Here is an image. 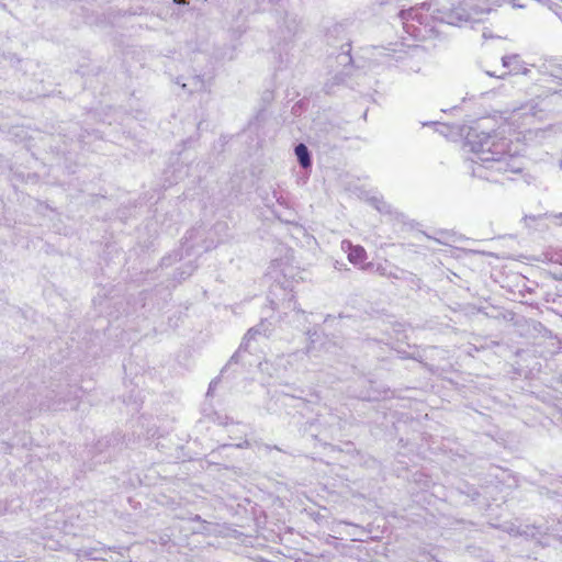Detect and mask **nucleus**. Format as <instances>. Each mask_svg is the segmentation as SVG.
I'll list each match as a JSON object with an SVG mask.
<instances>
[{
	"label": "nucleus",
	"instance_id": "13",
	"mask_svg": "<svg viewBox=\"0 0 562 562\" xmlns=\"http://www.w3.org/2000/svg\"><path fill=\"white\" fill-rule=\"evenodd\" d=\"M294 154L296 156V160H297L299 165L303 169H308V168L312 167V155H311V151H310V149L307 148V146L305 144L299 143L294 147Z\"/></svg>",
	"mask_w": 562,
	"mask_h": 562
},
{
	"label": "nucleus",
	"instance_id": "21",
	"mask_svg": "<svg viewBox=\"0 0 562 562\" xmlns=\"http://www.w3.org/2000/svg\"><path fill=\"white\" fill-rule=\"evenodd\" d=\"M195 266H193L191 262L184 265L183 267H180L177 269V272L175 274V278L179 281L186 280L188 277L192 274L194 271Z\"/></svg>",
	"mask_w": 562,
	"mask_h": 562
},
{
	"label": "nucleus",
	"instance_id": "3",
	"mask_svg": "<svg viewBox=\"0 0 562 562\" xmlns=\"http://www.w3.org/2000/svg\"><path fill=\"white\" fill-rule=\"evenodd\" d=\"M327 42L333 47H339L340 52L337 54L336 58L339 65L347 67L351 65L352 57L350 55L351 52V43L349 38H347L346 29L342 24H335L327 31Z\"/></svg>",
	"mask_w": 562,
	"mask_h": 562
},
{
	"label": "nucleus",
	"instance_id": "25",
	"mask_svg": "<svg viewBox=\"0 0 562 562\" xmlns=\"http://www.w3.org/2000/svg\"><path fill=\"white\" fill-rule=\"evenodd\" d=\"M552 126H548L547 128H537L535 130V135L537 138L544 139L547 135H549L552 132Z\"/></svg>",
	"mask_w": 562,
	"mask_h": 562
},
{
	"label": "nucleus",
	"instance_id": "10",
	"mask_svg": "<svg viewBox=\"0 0 562 562\" xmlns=\"http://www.w3.org/2000/svg\"><path fill=\"white\" fill-rule=\"evenodd\" d=\"M341 248L348 252V260L356 266L363 263L367 259V251L360 245H352L349 240H342Z\"/></svg>",
	"mask_w": 562,
	"mask_h": 562
},
{
	"label": "nucleus",
	"instance_id": "16",
	"mask_svg": "<svg viewBox=\"0 0 562 562\" xmlns=\"http://www.w3.org/2000/svg\"><path fill=\"white\" fill-rule=\"evenodd\" d=\"M187 234L188 235L186 236V240L181 247V259L183 258V256L190 257L192 255L194 248V238L199 234V229H192Z\"/></svg>",
	"mask_w": 562,
	"mask_h": 562
},
{
	"label": "nucleus",
	"instance_id": "23",
	"mask_svg": "<svg viewBox=\"0 0 562 562\" xmlns=\"http://www.w3.org/2000/svg\"><path fill=\"white\" fill-rule=\"evenodd\" d=\"M342 75L344 74H337L333 78V83H329V82L325 83V88L324 89H325L326 93H331L334 91L333 90L334 85H340V83L344 82Z\"/></svg>",
	"mask_w": 562,
	"mask_h": 562
},
{
	"label": "nucleus",
	"instance_id": "2",
	"mask_svg": "<svg viewBox=\"0 0 562 562\" xmlns=\"http://www.w3.org/2000/svg\"><path fill=\"white\" fill-rule=\"evenodd\" d=\"M485 0H460L450 9H432L428 2L417 3L407 10L401 9L397 18L404 32L415 41L445 40L443 25L461 26L477 22L479 16L490 12Z\"/></svg>",
	"mask_w": 562,
	"mask_h": 562
},
{
	"label": "nucleus",
	"instance_id": "31",
	"mask_svg": "<svg viewBox=\"0 0 562 562\" xmlns=\"http://www.w3.org/2000/svg\"><path fill=\"white\" fill-rule=\"evenodd\" d=\"M313 348H314V347H312V346H311V347H307L306 352L311 355V353L313 352Z\"/></svg>",
	"mask_w": 562,
	"mask_h": 562
},
{
	"label": "nucleus",
	"instance_id": "1",
	"mask_svg": "<svg viewBox=\"0 0 562 562\" xmlns=\"http://www.w3.org/2000/svg\"><path fill=\"white\" fill-rule=\"evenodd\" d=\"M508 125L492 128V120L482 117L469 127L465 135L467 144L475 155L468 165L471 175L491 182H497L495 173H519L524 169L520 154L524 144L506 136Z\"/></svg>",
	"mask_w": 562,
	"mask_h": 562
},
{
	"label": "nucleus",
	"instance_id": "22",
	"mask_svg": "<svg viewBox=\"0 0 562 562\" xmlns=\"http://www.w3.org/2000/svg\"><path fill=\"white\" fill-rule=\"evenodd\" d=\"M282 305H283L284 310L294 312L295 314H304V311H302L297 307L296 301L294 300L293 294H290V296L286 300H284Z\"/></svg>",
	"mask_w": 562,
	"mask_h": 562
},
{
	"label": "nucleus",
	"instance_id": "37",
	"mask_svg": "<svg viewBox=\"0 0 562 562\" xmlns=\"http://www.w3.org/2000/svg\"><path fill=\"white\" fill-rule=\"evenodd\" d=\"M423 235H424L426 238H429V239H431V238H432L431 236H429V235H427V234H425V233H423Z\"/></svg>",
	"mask_w": 562,
	"mask_h": 562
},
{
	"label": "nucleus",
	"instance_id": "5",
	"mask_svg": "<svg viewBox=\"0 0 562 562\" xmlns=\"http://www.w3.org/2000/svg\"><path fill=\"white\" fill-rule=\"evenodd\" d=\"M502 65L508 71L502 75H495L494 72L486 71L490 77H496L504 79L508 75H525L528 76L531 71L527 64L521 59L518 54L506 55L502 57Z\"/></svg>",
	"mask_w": 562,
	"mask_h": 562
},
{
	"label": "nucleus",
	"instance_id": "7",
	"mask_svg": "<svg viewBox=\"0 0 562 562\" xmlns=\"http://www.w3.org/2000/svg\"><path fill=\"white\" fill-rule=\"evenodd\" d=\"M338 424L336 416L328 414V416L318 415L316 419L310 422L306 430L310 431L311 436L318 438L331 431V428Z\"/></svg>",
	"mask_w": 562,
	"mask_h": 562
},
{
	"label": "nucleus",
	"instance_id": "32",
	"mask_svg": "<svg viewBox=\"0 0 562 562\" xmlns=\"http://www.w3.org/2000/svg\"><path fill=\"white\" fill-rule=\"evenodd\" d=\"M431 124H436V122H427V123H424V126L431 125Z\"/></svg>",
	"mask_w": 562,
	"mask_h": 562
},
{
	"label": "nucleus",
	"instance_id": "24",
	"mask_svg": "<svg viewBox=\"0 0 562 562\" xmlns=\"http://www.w3.org/2000/svg\"><path fill=\"white\" fill-rule=\"evenodd\" d=\"M285 27L290 35H294L297 31L299 24L295 19H291L288 21V18L284 20Z\"/></svg>",
	"mask_w": 562,
	"mask_h": 562
},
{
	"label": "nucleus",
	"instance_id": "6",
	"mask_svg": "<svg viewBox=\"0 0 562 562\" xmlns=\"http://www.w3.org/2000/svg\"><path fill=\"white\" fill-rule=\"evenodd\" d=\"M498 491L497 484H487L481 486L480 488L469 487L467 492L468 496L471 497V501L482 505L490 506V499L497 501L496 492Z\"/></svg>",
	"mask_w": 562,
	"mask_h": 562
},
{
	"label": "nucleus",
	"instance_id": "8",
	"mask_svg": "<svg viewBox=\"0 0 562 562\" xmlns=\"http://www.w3.org/2000/svg\"><path fill=\"white\" fill-rule=\"evenodd\" d=\"M541 527V533L538 535V538H536V541L541 544V546H549V538H554L557 540H559L560 542H562V519H558L557 522H554V520H552V522L550 524V521L548 520L546 526H540Z\"/></svg>",
	"mask_w": 562,
	"mask_h": 562
},
{
	"label": "nucleus",
	"instance_id": "9",
	"mask_svg": "<svg viewBox=\"0 0 562 562\" xmlns=\"http://www.w3.org/2000/svg\"><path fill=\"white\" fill-rule=\"evenodd\" d=\"M503 528L510 536H519L532 540H536L538 535L541 533V527L536 525H516L515 522H505Z\"/></svg>",
	"mask_w": 562,
	"mask_h": 562
},
{
	"label": "nucleus",
	"instance_id": "26",
	"mask_svg": "<svg viewBox=\"0 0 562 562\" xmlns=\"http://www.w3.org/2000/svg\"><path fill=\"white\" fill-rule=\"evenodd\" d=\"M227 445H224V447H226ZM228 446H235L236 448H246L249 446V442L247 439H243L241 441L237 442V443H229Z\"/></svg>",
	"mask_w": 562,
	"mask_h": 562
},
{
	"label": "nucleus",
	"instance_id": "35",
	"mask_svg": "<svg viewBox=\"0 0 562 562\" xmlns=\"http://www.w3.org/2000/svg\"><path fill=\"white\" fill-rule=\"evenodd\" d=\"M270 3H278L279 0H268Z\"/></svg>",
	"mask_w": 562,
	"mask_h": 562
},
{
	"label": "nucleus",
	"instance_id": "30",
	"mask_svg": "<svg viewBox=\"0 0 562 562\" xmlns=\"http://www.w3.org/2000/svg\"><path fill=\"white\" fill-rule=\"evenodd\" d=\"M316 335H317V334H316V333H314L313 335H311V336H310L312 344H314V342H315V339H314L313 337H314V336H316Z\"/></svg>",
	"mask_w": 562,
	"mask_h": 562
},
{
	"label": "nucleus",
	"instance_id": "20",
	"mask_svg": "<svg viewBox=\"0 0 562 562\" xmlns=\"http://www.w3.org/2000/svg\"><path fill=\"white\" fill-rule=\"evenodd\" d=\"M370 202L380 213L390 214L392 211L391 205L382 196H372Z\"/></svg>",
	"mask_w": 562,
	"mask_h": 562
},
{
	"label": "nucleus",
	"instance_id": "29",
	"mask_svg": "<svg viewBox=\"0 0 562 562\" xmlns=\"http://www.w3.org/2000/svg\"><path fill=\"white\" fill-rule=\"evenodd\" d=\"M390 278L398 279L400 277L397 276V273L392 271V276Z\"/></svg>",
	"mask_w": 562,
	"mask_h": 562
},
{
	"label": "nucleus",
	"instance_id": "4",
	"mask_svg": "<svg viewBox=\"0 0 562 562\" xmlns=\"http://www.w3.org/2000/svg\"><path fill=\"white\" fill-rule=\"evenodd\" d=\"M269 326H270V323L262 321L260 324L250 328L247 331V334L244 337L243 342L239 346V349L231 357L228 363L221 371L222 375H224L228 371V369L231 368L232 364L238 363L239 358L241 356V350L247 348V346L251 339H255L257 335H262L265 337L269 336V331H270Z\"/></svg>",
	"mask_w": 562,
	"mask_h": 562
},
{
	"label": "nucleus",
	"instance_id": "15",
	"mask_svg": "<svg viewBox=\"0 0 562 562\" xmlns=\"http://www.w3.org/2000/svg\"><path fill=\"white\" fill-rule=\"evenodd\" d=\"M546 495L552 501L557 498L554 508L559 505L562 507V480H557L551 483L550 487H546Z\"/></svg>",
	"mask_w": 562,
	"mask_h": 562
},
{
	"label": "nucleus",
	"instance_id": "12",
	"mask_svg": "<svg viewBox=\"0 0 562 562\" xmlns=\"http://www.w3.org/2000/svg\"><path fill=\"white\" fill-rule=\"evenodd\" d=\"M543 109L533 100L514 111V117L533 116L541 119Z\"/></svg>",
	"mask_w": 562,
	"mask_h": 562
},
{
	"label": "nucleus",
	"instance_id": "33",
	"mask_svg": "<svg viewBox=\"0 0 562 562\" xmlns=\"http://www.w3.org/2000/svg\"><path fill=\"white\" fill-rule=\"evenodd\" d=\"M181 178H182V175L177 176V177L175 178V182H177V181H178V179H181Z\"/></svg>",
	"mask_w": 562,
	"mask_h": 562
},
{
	"label": "nucleus",
	"instance_id": "18",
	"mask_svg": "<svg viewBox=\"0 0 562 562\" xmlns=\"http://www.w3.org/2000/svg\"><path fill=\"white\" fill-rule=\"evenodd\" d=\"M361 269L364 271H372L382 277H391L392 271L386 268V266L382 263L374 265L373 262H368L361 266Z\"/></svg>",
	"mask_w": 562,
	"mask_h": 562
},
{
	"label": "nucleus",
	"instance_id": "14",
	"mask_svg": "<svg viewBox=\"0 0 562 562\" xmlns=\"http://www.w3.org/2000/svg\"><path fill=\"white\" fill-rule=\"evenodd\" d=\"M111 548H105L104 546L100 547H82L78 549L77 555L85 557L90 560H103V554L110 551Z\"/></svg>",
	"mask_w": 562,
	"mask_h": 562
},
{
	"label": "nucleus",
	"instance_id": "36",
	"mask_svg": "<svg viewBox=\"0 0 562 562\" xmlns=\"http://www.w3.org/2000/svg\"><path fill=\"white\" fill-rule=\"evenodd\" d=\"M271 304H272L271 308L272 310H277V306H276L274 302H271Z\"/></svg>",
	"mask_w": 562,
	"mask_h": 562
},
{
	"label": "nucleus",
	"instance_id": "34",
	"mask_svg": "<svg viewBox=\"0 0 562 562\" xmlns=\"http://www.w3.org/2000/svg\"><path fill=\"white\" fill-rule=\"evenodd\" d=\"M177 3H186V0H175Z\"/></svg>",
	"mask_w": 562,
	"mask_h": 562
},
{
	"label": "nucleus",
	"instance_id": "19",
	"mask_svg": "<svg viewBox=\"0 0 562 562\" xmlns=\"http://www.w3.org/2000/svg\"><path fill=\"white\" fill-rule=\"evenodd\" d=\"M188 522L196 525L190 528L191 532L193 533H203L207 530V522L203 520L199 515L191 516L188 519Z\"/></svg>",
	"mask_w": 562,
	"mask_h": 562
},
{
	"label": "nucleus",
	"instance_id": "27",
	"mask_svg": "<svg viewBox=\"0 0 562 562\" xmlns=\"http://www.w3.org/2000/svg\"><path fill=\"white\" fill-rule=\"evenodd\" d=\"M59 404H60L59 402H58V403L54 402V403H52V404L46 405V408H47V409H50V408H53V409H59V408H60V407H59Z\"/></svg>",
	"mask_w": 562,
	"mask_h": 562
},
{
	"label": "nucleus",
	"instance_id": "11",
	"mask_svg": "<svg viewBox=\"0 0 562 562\" xmlns=\"http://www.w3.org/2000/svg\"><path fill=\"white\" fill-rule=\"evenodd\" d=\"M551 86L547 89L552 94H559L562 97V65H554L549 74V79L546 80Z\"/></svg>",
	"mask_w": 562,
	"mask_h": 562
},
{
	"label": "nucleus",
	"instance_id": "17",
	"mask_svg": "<svg viewBox=\"0 0 562 562\" xmlns=\"http://www.w3.org/2000/svg\"><path fill=\"white\" fill-rule=\"evenodd\" d=\"M182 88L188 89V91L192 93L194 91L206 90V83L201 76H194L191 78L189 83H182Z\"/></svg>",
	"mask_w": 562,
	"mask_h": 562
},
{
	"label": "nucleus",
	"instance_id": "28",
	"mask_svg": "<svg viewBox=\"0 0 562 562\" xmlns=\"http://www.w3.org/2000/svg\"><path fill=\"white\" fill-rule=\"evenodd\" d=\"M216 383H217V381H216V380H213V381L210 383L207 394H210V393L214 390V386L216 385Z\"/></svg>",
	"mask_w": 562,
	"mask_h": 562
}]
</instances>
